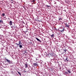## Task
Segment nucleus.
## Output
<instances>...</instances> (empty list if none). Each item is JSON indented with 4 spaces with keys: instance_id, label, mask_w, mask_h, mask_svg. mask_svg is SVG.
<instances>
[{
    "instance_id": "f8f14e48",
    "label": "nucleus",
    "mask_w": 76,
    "mask_h": 76,
    "mask_svg": "<svg viewBox=\"0 0 76 76\" xmlns=\"http://www.w3.org/2000/svg\"><path fill=\"white\" fill-rule=\"evenodd\" d=\"M18 74H19L20 76H21V74L20 73V72H19L18 71Z\"/></svg>"
},
{
    "instance_id": "f3484780",
    "label": "nucleus",
    "mask_w": 76,
    "mask_h": 76,
    "mask_svg": "<svg viewBox=\"0 0 76 76\" xmlns=\"http://www.w3.org/2000/svg\"><path fill=\"white\" fill-rule=\"evenodd\" d=\"M65 2L66 3H68V1H67L66 0L65 1Z\"/></svg>"
},
{
    "instance_id": "412c9836",
    "label": "nucleus",
    "mask_w": 76,
    "mask_h": 76,
    "mask_svg": "<svg viewBox=\"0 0 76 76\" xmlns=\"http://www.w3.org/2000/svg\"><path fill=\"white\" fill-rule=\"evenodd\" d=\"M65 51V52H66V49H65V50H63Z\"/></svg>"
},
{
    "instance_id": "b1692460",
    "label": "nucleus",
    "mask_w": 76,
    "mask_h": 76,
    "mask_svg": "<svg viewBox=\"0 0 76 76\" xmlns=\"http://www.w3.org/2000/svg\"><path fill=\"white\" fill-rule=\"evenodd\" d=\"M18 47V46H16L15 47H16L17 48Z\"/></svg>"
},
{
    "instance_id": "a878e982",
    "label": "nucleus",
    "mask_w": 76,
    "mask_h": 76,
    "mask_svg": "<svg viewBox=\"0 0 76 76\" xmlns=\"http://www.w3.org/2000/svg\"><path fill=\"white\" fill-rule=\"evenodd\" d=\"M60 19H61H61H61V18H60Z\"/></svg>"
},
{
    "instance_id": "2eb2a0df",
    "label": "nucleus",
    "mask_w": 76,
    "mask_h": 76,
    "mask_svg": "<svg viewBox=\"0 0 76 76\" xmlns=\"http://www.w3.org/2000/svg\"><path fill=\"white\" fill-rule=\"evenodd\" d=\"M35 1H36V0H33L32 2H33V3L35 2Z\"/></svg>"
},
{
    "instance_id": "7ed1b4c3",
    "label": "nucleus",
    "mask_w": 76,
    "mask_h": 76,
    "mask_svg": "<svg viewBox=\"0 0 76 76\" xmlns=\"http://www.w3.org/2000/svg\"><path fill=\"white\" fill-rule=\"evenodd\" d=\"M19 44H17V43H15V44H17V45H21V44H22V43H21V42H20V41H19Z\"/></svg>"
},
{
    "instance_id": "f257e3e1",
    "label": "nucleus",
    "mask_w": 76,
    "mask_h": 76,
    "mask_svg": "<svg viewBox=\"0 0 76 76\" xmlns=\"http://www.w3.org/2000/svg\"><path fill=\"white\" fill-rule=\"evenodd\" d=\"M5 58L6 59L5 60L7 61V63H8L9 64H11L12 63V61H10V60L6 58Z\"/></svg>"
},
{
    "instance_id": "1a4fd4ad",
    "label": "nucleus",
    "mask_w": 76,
    "mask_h": 76,
    "mask_svg": "<svg viewBox=\"0 0 76 76\" xmlns=\"http://www.w3.org/2000/svg\"><path fill=\"white\" fill-rule=\"evenodd\" d=\"M67 72L69 73V74H70L71 73H72V71H71L69 70H67Z\"/></svg>"
},
{
    "instance_id": "ddd939ff",
    "label": "nucleus",
    "mask_w": 76,
    "mask_h": 76,
    "mask_svg": "<svg viewBox=\"0 0 76 76\" xmlns=\"http://www.w3.org/2000/svg\"><path fill=\"white\" fill-rule=\"evenodd\" d=\"M5 15V14L4 13L2 14V16H4Z\"/></svg>"
},
{
    "instance_id": "393cba45",
    "label": "nucleus",
    "mask_w": 76,
    "mask_h": 76,
    "mask_svg": "<svg viewBox=\"0 0 76 76\" xmlns=\"http://www.w3.org/2000/svg\"><path fill=\"white\" fill-rule=\"evenodd\" d=\"M24 72H26V71H25V70H24Z\"/></svg>"
},
{
    "instance_id": "f03ea898",
    "label": "nucleus",
    "mask_w": 76,
    "mask_h": 76,
    "mask_svg": "<svg viewBox=\"0 0 76 76\" xmlns=\"http://www.w3.org/2000/svg\"><path fill=\"white\" fill-rule=\"evenodd\" d=\"M47 55L48 56V57H49L54 56V55H53V53H49Z\"/></svg>"
},
{
    "instance_id": "a211bd4d",
    "label": "nucleus",
    "mask_w": 76,
    "mask_h": 76,
    "mask_svg": "<svg viewBox=\"0 0 76 76\" xmlns=\"http://www.w3.org/2000/svg\"><path fill=\"white\" fill-rule=\"evenodd\" d=\"M2 22V20H0V23H1Z\"/></svg>"
},
{
    "instance_id": "9d476101",
    "label": "nucleus",
    "mask_w": 76,
    "mask_h": 76,
    "mask_svg": "<svg viewBox=\"0 0 76 76\" xmlns=\"http://www.w3.org/2000/svg\"><path fill=\"white\" fill-rule=\"evenodd\" d=\"M50 37H51L52 38H53L54 37V34H53L52 35L50 36Z\"/></svg>"
},
{
    "instance_id": "39448f33",
    "label": "nucleus",
    "mask_w": 76,
    "mask_h": 76,
    "mask_svg": "<svg viewBox=\"0 0 76 76\" xmlns=\"http://www.w3.org/2000/svg\"><path fill=\"white\" fill-rule=\"evenodd\" d=\"M24 66H25V68H28V63H26L25 64Z\"/></svg>"
},
{
    "instance_id": "423d86ee",
    "label": "nucleus",
    "mask_w": 76,
    "mask_h": 76,
    "mask_svg": "<svg viewBox=\"0 0 76 76\" xmlns=\"http://www.w3.org/2000/svg\"><path fill=\"white\" fill-rule=\"evenodd\" d=\"M36 39L37 40V41H39V42H41V41L40 40H39V39L38 38H37L36 37Z\"/></svg>"
},
{
    "instance_id": "9b49d317",
    "label": "nucleus",
    "mask_w": 76,
    "mask_h": 76,
    "mask_svg": "<svg viewBox=\"0 0 76 76\" xmlns=\"http://www.w3.org/2000/svg\"><path fill=\"white\" fill-rule=\"evenodd\" d=\"M65 27H68V28H69V25H67V24L65 26Z\"/></svg>"
},
{
    "instance_id": "6ab92c4d",
    "label": "nucleus",
    "mask_w": 76,
    "mask_h": 76,
    "mask_svg": "<svg viewBox=\"0 0 76 76\" xmlns=\"http://www.w3.org/2000/svg\"><path fill=\"white\" fill-rule=\"evenodd\" d=\"M64 25H65V26H66V25L67 24L66 23H64Z\"/></svg>"
},
{
    "instance_id": "0eeeda50",
    "label": "nucleus",
    "mask_w": 76,
    "mask_h": 76,
    "mask_svg": "<svg viewBox=\"0 0 76 76\" xmlns=\"http://www.w3.org/2000/svg\"><path fill=\"white\" fill-rule=\"evenodd\" d=\"M33 65H34V66H38V64L36 62V63H33Z\"/></svg>"
},
{
    "instance_id": "dca6fc26",
    "label": "nucleus",
    "mask_w": 76,
    "mask_h": 76,
    "mask_svg": "<svg viewBox=\"0 0 76 76\" xmlns=\"http://www.w3.org/2000/svg\"><path fill=\"white\" fill-rule=\"evenodd\" d=\"M67 57H66V59H65V60H67V61H68V60H67Z\"/></svg>"
},
{
    "instance_id": "20e7f679",
    "label": "nucleus",
    "mask_w": 76,
    "mask_h": 76,
    "mask_svg": "<svg viewBox=\"0 0 76 76\" xmlns=\"http://www.w3.org/2000/svg\"><path fill=\"white\" fill-rule=\"evenodd\" d=\"M64 28H63L62 29V30H61L60 31L61 32H64Z\"/></svg>"
},
{
    "instance_id": "cd10ccee",
    "label": "nucleus",
    "mask_w": 76,
    "mask_h": 76,
    "mask_svg": "<svg viewBox=\"0 0 76 76\" xmlns=\"http://www.w3.org/2000/svg\"><path fill=\"white\" fill-rule=\"evenodd\" d=\"M11 1H13V0H10Z\"/></svg>"
},
{
    "instance_id": "bb28decb",
    "label": "nucleus",
    "mask_w": 76,
    "mask_h": 76,
    "mask_svg": "<svg viewBox=\"0 0 76 76\" xmlns=\"http://www.w3.org/2000/svg\"><path fill=\"white\" fill-rule=\"evenodd\" d=\"M60 18H59V20H60Z\"/></svg>"
},
{
    "instance_id": "5701e85b",
    "label": "nucleus",
    "mask_w": 76,
    "mask_h": 76,
    "mask_svg": "<svg viewBox=\"0 0 76 76\" xmlns=\"http://www.w3.org/2000/svg\"><path fill=\"white\" fill-rule=\"evenodd\" d=\"M65 73H66V74H67V72H65Z\"/></svg>"
},
{
    "instance_id": "4468645a",
    "label": "nucleus",
    "mask_w": 76,
    "mask_h": 76,
    "mask_svg": "<svg viewBox=\"0 0 76 76\" xmlns=\"http://www.w3.org/2000/svg\"><path fill=\"white\" fill-rule=\"evenodd\" d=\"M19 45V47L20 48H22V46L21 45Z\"/></svg>"
},
{
    "instance_id": "aec40b11",
    "label": "nucleus",
    "mask_w": 76,
    "mask_h": 76,
    "mask_svg": "<svg viewBox=\"0 0 76 76\" xmlns=\"http://www.w3.org/2000/svg\"><path fill=\"white\" fill-rule=\"evenodd\" d=\"M24 52L25 53H26V50H24Z\"/></svg>"
},
{
    "instance_id": "4be33fe9",
    "label": "nucleus",
    "mask_w": 76,
    "mask_h": 76,
    "mask_svg": "<svg viewBox=\"0 0 76 76\" xmlns=\"http://www.w3.org/2000/svg\"><path fill=\"white\" fill-rule=\"evenodd\" d=\"M47 7H50V6H49L48 5H47Z\"/></svg>"
},
{
    "instance_id": "6e6552de",
    "label": "nucleus",
    "mask_w": 76,
    "mask_h": 76,
    "mask_svg": "<svg viewBox=\"0 0 76 76\" xmlns=\"http://www.w3.org/2000/svg\"><path fill=\"white\" fill-rule=\"evenodd\" d=\"M10 25V26H12V21H10L9 22Z\"/></svg>"
}]
</instances>
